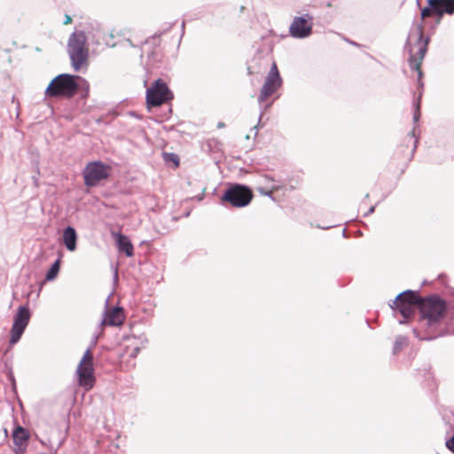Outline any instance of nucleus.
<instances>
[{
    "instance_id": "1",
    "label": "nucleus",
    "mask_w": 454,
    "mask_h": 454,
    "mask_svg": "<svg viewBox=\"0 0 454 454\" xmlns=\"http://www.w3.org/2000/svg\"><path fill=\"white\" fill-rule=\"evenodd\" d=\"M420 319L421 327L427 328L425 335L419 336L416 329L414 334L420 340H431L437 337L443 336L445 332L442 330L441 321L446 312V302L438 295H430L426 298L420 297Z\"/></svg>"
},
{
    "instance_id": "2",
    "label": "nucleus",
    "mask_w": 454,
    "mask_h": 454,
    "mask_svg": "<svg viewBox=\"0 0 454 454\" xmlns=\"http://www.w3.org/2000/svg\"><path fill=\"white\" fill-rule=\"evenodd\" d=\"M429 43V37L425 36L422 33V24L415 26L414 30L408 35L406 40L404 50L408 51L409 65L412 70L417 71L418 74V89L419 98H421L424 88V82L422 81L423 72L420 68L422 61L427 51V46Z\"/></svg>"
},
{
    "instance_id": "3",
    "label": "nucleus",
    "mask_w": 454,
    "mask_h": 454,
    "mask_svg": "<svg viewBox=\"0 0 454 454\" xmlns=\"http://www.w3.org/2000/svg\"><path fill=\"white\" fill-rule=\"evenodd\" d=\"M83 88L84 94L87 97L89 93V84L78 75L69 74H60L54 77L44 90L46 98H73L78 90Z\"/></svg>"
},
{
    "instance_id": "4",
    "label": "nucleus",
    "mask_w": 454,
    "mask_h": 454,
    "mask_svg": "<svg viewBox=\"0 0 454 454\" xmlns=\"http://www.w3.org/2000/svg\"><path fill=\"white\" fill-rule=\"evenodd\" d=\"M86 42L87 37L83 31L74 32L68 39L67 52L75 71L80 70L87 62L89 51Z\"/></svg>"
},
{
    "instance_id": "5",
    "label": "nucleus",
    "mask_w": 454,
    "mask_h": 454,
    "mask_svg": "<svg viewBox=\"0 0 454 454\" xmlns=\"http://www.w3.org/2000/svg\"><path fill=\"white\" fill-rule=\"evenodd\" d=\"M420 296L415 291L405 290L399 294L393 301L392 304H389L392 309L398 310L403 316V319L399 320L400 325L406 323V319L411 317L416 309H420Z\"/></svg>"
},
{
    "instance_id": "6",
    "label": "nucleus",
    "mask_w": 454,
    "mask_h": 454,
    "mask_svg": "<svg viewBox=\"0 0 454 454\" xmlns=\"http://www.w3.org/2000/svg\"><path fill=\"white\" fill-rule=\"evenodd\" d=\"M253 199L250 188L246 185L234 184L228 187L222 196V200L230 203L235 207L247 206Z\"/></svg>"
},
{
    "instance_id": "7",
    "label": "nucleus",
    "mask_w": 454,
    "mask_h": 454,
    "mask_svg": "<svg viewBox=\"0 0 454 454\" xmlns=\"http://www.w3.org/2000/svg\"><path fill=\"white\" fill-rule=\"evenodd\" d=\"M76 372L78 374L79 385L85 390L91 389L96 380L94 376L93 355L91 352V348H88L84 352L82 358L77 367Z\"/></svg>"
},
{
    "instance_id": "8",
    "label": "nucleus",
    "mask_w": 454,
    "mask_h": 454,
    "mask_svg": "<svg viewBox=\"0 0 454 454\" xmlns=\"http://www.w3.org/2000/svg\"><path fill=\"white\" fill-rule=\"evenodd\" d=\"M110 167L101 160L89 162L82 171L84 184L87 187L97 186L109 176Z\"/></svg>"
},
{
    "instance_id": "9",
    "label": "nucleus",
    "mask_w": 454,
    "mask_h": 454,
    "mask_svg": "<svg viewBox=\"0 0 454 454\" xmlns=\"http://www.w3.org/2000/svg\"><path fill=\"white\" fill-rule=\"evenodd\" d=\"M173 93L162 79H157L152 87L146 90V104L150 106H160L173 98Z\"/></svg>"
},
{
    "instance_id": "10",
    "label": "nucleus",
    "mask_w": 454,
    "mask_h": 454,
    "mask_svg": "<svg viewBox=\"0 0 454 454\" xmlns=\"http://www.w3.org/2000/svg\"><path fill=\"white\" fill-rule=\"evenodd\" d=\"M30 317L31 313L27 305L19 307L18 311L14 316L13 324L11 329V344H15L20 340L29 323Z\"/></svg>"
},
{
    "instance_id": "11",
    "label": "nucleus",
    "mask_w": 454,
    "mask_h": 454,
    "mask_svg": "<svg viewBox=\"0 0 454 454\" xmlns=\"http://www.w3.org/2000/svg\"><path fill=\"white\" fill-rule=\"evenodd\" d=\"M282 84V79L278 70L277 65L273 63L270 72L268 73L264 84L262 87L258 101L259 103L264 102L270 96H271Z\"/></svg>"
},
{
    "instance_id": "12",
    "label": "nucleus",
    "mask_w": 454,
    "mask_h": 454,
    "mask_svg": "<svg viewBox=\"0 0 454 454\" xmlns=\"http://www.w3.org/2000/svg\"><path fill=\"white\" fill-rule=\"evenodd\" d=\"M309 20L305 17H294L289 27L290 35L294 38H306L312 33V17L307 15Z\"/></svg>"
},
{
    "instance_id": "13",
    "label": "nucleus",
    "mask_w": 454,
    "mask_h": 454,
    "mask_svg": "<svg viewBox=\"0 0 454 454\" xmlns=\"http://www.w3.org/2000/svg\"><path fill=\"white\" fill-rule=\"evenodd\" d=\"M123 322V312L120 307H115L110 310L105 311V317L103 318L101 325H108L112 326L121 325Z\"/></svg>"
},
{
    "instance_id": "14",
    "label": "nucleus",
    "mask_w": 454,
    "mask_h": 454,
    "mask_svg": "<svg viewBox=\"0 0 454 454\" xmlns=\"http://www.w3.org/2000/svg\"><path fill=\"white\" fill-rule=\"evenodd\" d=\"M427 4L435 5V14L439 16L454 13V0H427Z\"/></svg>"
},
{
    "instance_id": "15",
    "label": "nucleus",
    "mask_w": 454,
    "mask_h": 454,
    "mask_svg": "<svg viewBox=\"0 0 454 454\" xmlns=\"http://www.w3.org/2000/svg\"><path fill=\"white\" fill-rule=\"evenodd\" d=\"M63 242L67 249L74 252L76 249L77 233L74 227L67 226L63 231Z\"/></svg>"
},
{
    "instance_id": "16",
    "label": "nucleus",
    "mask_w": 454,
    "mask_h": 454,
    "mask_svg": "<svg viewBox=\"0 0 454 454\" xmlns=\"http://www.w3.org/2000/svg\"><path fill=\"white\" fill-rule=\"evenodd\" d=\"M116 244L120 252L125 253L128 257L134 254V247L129 238L121 233H116Z\"/></svg>"
},
{
    "instance_id": "17",
    "label": "nucleus",
    "mask_w": 454,
    "mask_h": 454,
    "mask_svg": "<svg viewBox=\"0 0 454 454\" xmlns=\"http://www.w3.org/2000/svg\"><path fill=\"white\" fill-rule=\"evenodd\" d=\"M13 442L17 445H22L28 439V434L27 430H25L21 427H18L15 428L12 434Z\"/></svg>"
},
{
    "instance_id": "18",
    "label": "nucleus",
    "mask_w": 454,
    "mask_h": 454,
    "mask_svg": "<svg viewBox=\"0 0 454 454\" xmlns=\"http://www.w3.org/2000/svg\"><path fill=\"white\" fill-rule=\"evenodd\" d=\"M434 13L435 14V5L434 4L431 5L430 4H427V6H426L425 8H423L421 10V20H423L424 19H426L427 17L432 16ZM418 24L423 25L422 21L414 22L409 35L414 30L415 26Z\"/></svg>"
},
{
    "instance_id": "19",
    "label": "nucleus",
    "mask_w": 454,
    "mask_h": 454,
    "mask_svg": "<svg viewBox=\"0 0 454 454\" xmlns=\"http://www.w3.org/2000/svg\"><path fill=\"white\" fill-rule=\"evenodd\" d=\"M60 269V260L57 259L53 264L51 266L49 270L46 273L45 278L48 281H51L56 278L57 275L59 274Z\"/></svg>"
},
{
    "instance_id": "20",
    "label": "nucleus",
    "mask_w": 454,
    "mask_h": 454,
    "mask_svg": "<svg viewBox=\"0 0 454 454\" xmlns=\"http://www.w3.org/2000/svg\"><path fill=\"white\" fill-rule=\"evenodd\" d=\"M406 343H407V338L405 336H403V335L397 336L395 338V340L394 343L393 353L397 354L398 352H400L401 349L403 348V347L404 345H406Z\"/></svg>"
},
{
    "instance_id": "21",
    "label": "nucleus",
    "mask_w": 454,
    "mask_h": 454,
    "mask_svg": "<svg viewBox=\"0 0 454 454\" xmlns=\"http://www.w3.org/2000/svg\"><path fill=\"white\" fill-rule=\"evenodd\" d=\"M163 159L166 162H173L176 167L179 165V157L173 153H163Z\"/></svg>"
},
{
    "instance_id": "22",
    "label": "nucleus",
    "mask_w": 454,
    "mask_h": 454,
    "mask_svg": "<svg viewBox=\"0 0 454 454\" xmlns=\"http://www.w3.org/2000/svg\"><path fill=\"white\" fill-rule=\"evenodd\" d=\"M279 189V186L278 185H275L273 184L272 187H271V190H266L265 188L263 187H258L257 188V192L262 194V195H264V196H267L269 198H270L272 200H274L275 199L273 198L272 196V192L273 191H276V190H278Z\"/></svg>"
},
{
    "instance_id": "23",
    "label": "nucleus",
    "mask_w": 454,
    "mask_h": 454,
    "mask_svg": "<svg viewBox=\"0 0 454 454\" xmlns=\"http://www.w3.org/2000/svg\"><path fill=\"white\" fill-rule=\"evenodd\" d=\"M414 106V114H413V121L417 123L420 118V100L419 98L413 103Z\"/></svg>"
},
{
    "instance_id": "24",
    "label": "nucleus",
    "mask_w": 454,
    "mask_h": 454,
    "mask_svg": "<svg viewBox=\"0 0 454 454\" xmlns=\"http://www.w3.org/2000/svg\"><path fill=\"white\" fill-rule=\"evenodd\" d=\"M446 447L454 453V434L446 441Z\"/></svg>"
},
{
    "instance_id": "25",
    "label": "nucleus",
    "mask_w": 454,
    "mask_h": 454,
    "mask_svg": "<svg viewBox=\"0 0 454 454\" xmlns=\"http://www.w3.org/2000/svg\"><path fill=\"white\" fill-rule=\"evenodd\" d=\"M262 114H263V112H261V114H260L259 119H258V123H260V122H261V120H262ZM258 129H259V124H257V125L254 126V127L251 129V130H254V137H256V136H257V134H258Z\"/></svg>"
},
{
    "instance_id": "26",
    "label": "nucleus",
    "mask_w": 454,
    "mask_h": 454,
    "mask_svg": "<svg viewBox=\"0 0 454 454\" xmlns=\"http://www.w3.org/2000/svg\"><path fill=\"white\" fill-rule=\"evenodd\" d=\"M71 22H72V18L69 15L66 14L65 15L64 24L67 25V24H69Z\"/></svg>"
},
{
    "instance_id": "27",
    "label": "nucleus",
    "mask_w": 454,
    "mask_h": 454,
    "mask_svg": "<svg viewBox=\"0 0 454 454\" xmlns=\"http://www.w3.org/2000/svg\"><path fill=\"white\" fill-rule=\"evenodd\" d=\"M375 210V206L371 207L368 211L364 214V216H368L372 214Z\"/></svg>"
},
{
    "instance_id": "28",
    "label": "nucleus",
    "mask_w": 454,
    "mask_h": 454,
    "mask_svg": "<svg viewBox=\"0 0 454 454\" xmlns=\"http://www.w3.org/2000/svg\"><path fill=\"white\" fill-rule=\"evenodd\" d=\"M417 143H418V138H415L414 140V145H413V149H412V153L415 152L416 148H417Z\"/></svg>"
},
{
    "instance_id": "29",
    "label": "nucleus",
    "mask_w": 454,
    "mask_h": 454,
    "mask_svg": "<svg viewBox=\"0 0 454 454\" xmlns=\"http://www.w3.org/2000/svg\"><path fill=\"white\" fill-rule=\"evenodd\" d=\"M225 126V124L223 122H218L217 124V128L221 129V128H223Z\"/></svg>"
},
{
    "instance_id": "30",
    "label": "nucleus",
    "mask_w": 454,
    "mask_h": 454,
    "mask_svg": "<svg viewBox=\"0 0 454 454\" xmlns=\"http://www.w3.org/2000/svg\"><path fill=\"white\" fill-rule=\"evenodd\" d=\"M415 129H416V127H414L413 130L411 131V137H415Z\"/></svg>"
},
{
    "instance_id": "31",
    "label": "nucleus",
    "mask_w": 454,
    "mask_h": 454,
    "mask_svg": "<svg viewBox=\"0 0 454 454\" xmlns=\"http://www.w3.org/2000/svg\"><path fill=\"white\" fill-rule=\"evenodd\" d=\"M97 342V338L94 339V340L92 341V345H95Z\"/></svg>"
},
{
    "instance_id": "32",
    "label": "nucleus",
    "mask_w": 454,
    "mask_h": 454,
    "mask_svg": "<svg viewBox=\"0 0 454 454\" xmlns=\"http://www.w3.org/2000/svg\"><path fill=\"white\" fill-rule=\"evenodd\" d=\"M351 44L357 45L355 42L348 41Z\"/></svg>"
},
{
    "instance_id": "33",
    "label": "nucleus",
    "mask_w": 454,
    "mask_h": 454,
    "mask_svg": "<svg viewBox=\"0 0 454 454\" xmlns=\"http://www.w3.org/2000/svg\"><path fill=\"white\" fill-rule=\"evenodd\" d=\"M342 235H343V236H346V230H343V231H342Z\"/></svg>"
},
{
    "instance_id": "34",
    "label": "nucleus",
    "mask_w": 454,
    "mask_h": 454,
    "mask_svg": "<svg viewBox=\"0 0 454 454\" xmlns=\"http://www.w3.org/2000/svg\"><path fill=\"white\" fill-rule=\"evenodd\" d=\"M417 4H418L419 6L420 5V4H419V0H417Z\"/></svg>"
}]
</instances>
